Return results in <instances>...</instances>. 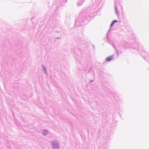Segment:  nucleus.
I'll list each match as a JSON object with an SVG mask.
<instances>
[{
  "instance_id": "20e7f679",
  "label": "nucleus",
  "mask_w": 149,
  "mask_h": 149,
  "mask_svg": "<svg viewBox=\"0 0 149 149\" xmlns=\"http://www.w3.org/2000/svg\"><path fill=\"white\" fill-rule=\"evenodd\" d=\"M116 13H117V10L116 8Z\"/></svg>"
},
{
  "instance_id": "7ed1b4c3",
  "label": "nucleus",
  "mask_w": 149,
  "mask_h": 149,
  "mask_svg": "<svg viewBox=\"0 0 149 149\" xmlns=\"http://www.w3.org/2000/svg\"><path fill=\"white\" fill-rule=\"evenodd\" d=\"M118 21L116 20H114L111 23V26L115 22H117Z\"/></svg>"
},
{
  "instance_id": "f03ea898",
  "label": "nucleus",
  "mask_w": 149,
  "mask_h": 149,
  "mask_svg": "<svg viewBox=\"0 0 149 149\" xmlns=\"http://www.w3.org/2000/svg\"><path fill=\"white\" fill-rule=\"evenodd\" d=\"M52 145L53 146V147L54 148H59V146H58V144L56 143H53Z\"/></svg>"
},
{
  "instance_id": "f257e3e1",
  "label": "nucleus",
  "mask_w": 149,
  "mask_h": 149,
  "mask_svg": "<svg viewBox=\"0 0 149 149\" xmlns=\"http://www.w3.org/2000/svg\"><path fill=\"white\" fill-rule=\"evenodd\" d=\"M113 56H111L107 57L106 60L107 61H109L113 59Z\"/></svg>"
}]
</instances>
